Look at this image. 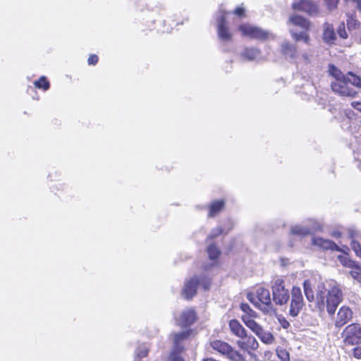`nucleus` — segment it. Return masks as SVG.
<instances>
[{"label": "nucleus", "instance_id": "a878e982", "mask_svg": "<svg viewBox=\"0 0 361 361\" xmlns=\"http://www.w3.org/2000/svg\"><path fill=\"white\" fill-rule=\"evenodd\" d=\"M312 283L310 280H306L303 283L304 291L307 299L309 301H312L314 298V292L312 289Z\"/></svg>", "mask_w": 361, "mask_h": 361}, {"label": "nucleus", "instance_id": "de8ad7c7", "mask_svg": "<svg viewBox=\"0 0 361 361\" xmlns=\"http://www.w3.org/2000/svg\"><path fill=\"white\" fill-rule=\"evenodd\" d=\"M279 321H280L281 326L284 329H287L290 326L289 322L288 321H286L285 319H283L282 320L280 319Z\"/></svg>", "mask_w": 361, "mask_h": 361}, {"label": "nucleus", "instance_id": "37998d69", "mask_svg": "<svg viewBox=\"0 0 361 361\" xmlns=\"http://www.w3.org/2000/svg\"><path fill=\"white\" fill-rule=\"evenodd\" d=\"M98 61V56L95 54H92L89 56L87 59V63L89 65H95Z\"/></svg>", "mask_w": 361, "mask_h": 361}, {"label": "nucleus", "instance_id": "72a5a7b5", "mask_svg": "<svg viewBox=\"0 0 361 361\" xmlns=\"http://www.w3.org/2000/svg\"><path fill=\"white\" fill-rule=\"evenodd\" d=\"M276 354L281 361H290L289 353L286 349L278 348L276 350Z\"/></svg>", "mask_w": 361, "mask_h": 361}, {"label": "nucleus", "instance_id": "393cba45", "mask_svg": "<svg viewBox=\"0 0 361 361\" xmlns=\"http://www.w3.org/2000/svg\"><path fill=\"white\" fill-rule=\"evenodd\" d=\"M240 309L244 312L241 317H247L248 319H255L257 317V313L252 310L249 305L246 303H242L240 305Z\"/></svg>", "mask_w": 361, "mask_h": 361}, {"label": "nucleus", "instance_id": "7c9ffc66", "mask_svg": "<svg viewBox=\"0 0 361 361\" xmlns=\"http://www.w3.org/2000/svg\"><path fill=\"white\" fill-rule=\"evenodd\" d=\"M291 233L294 235L304 236L310 233V230L302 226H295L291 228Z\"/></svg>", "mask_w": 361, "mask_h": 361}, {"label": "nucleus", "instance_id": "f3484780", "mask_svg": "<svg viewBox=\"0 0 361 361\" xmlns=\"http://www.w3.org/2000/svg\"><path fill=\"white\" fill-rule=\"evenodd\" d=\"M349 235L350 238L352 239L350 245L353 250L355 252L357 257L361 258V245L360 243L355 240L356 238H360V237L359 231L356 230H350Z\"/></svg>", "mask_w": 361, "mask_h": 361}, {"label": "nucleus", "instance_id": "3c124183", "mask_svg": "<svg viewBox=\"0 0 361 361\" xmlns=\"http://www.w3.org/2000/svg\"><path fill=\"white\" fill-rule=\"evenodd\" d=\"M225 20H226V18L223 17L222 19L221 20L220 23H224Z\"/></svg>", "mask_w": 361, "mask_h": 361}, {"label": "nucleus", "instance_id": "2f4dec72", "mask_svg": "<svg viewBox=\"0 0 361 361\" xmlns=\"http://www.w3.org/2000/svg\"><path fill=\"white\" fill-rule=\"evenodd\" d=\"M188 332L187 331H181L180 333H178V334H174V336H173V343H174V345H176V348H178L179 346V343L184 340L185 338H187V336H188Z\"/></svg>", "mask_w": 361, "mask_h": 361}, {"label": "nucleus", "instance_id": "09e8293b", "mask_svg": "<svg viewBox=\"0 0 361 361\" xmlns=\"http://www.w3.org/2000/svg\"><path fill=\"white\" fill-rule=\"evenodd\" d=\"M172 361H183V360L180 356L175 355L174 357L173 356Z\"/></svg>", "mask_w": 361, "mask_h": 361}, {"label": "nucleus", "instance_id": "a18cd8bd", "mask_svg": "<svg viewBox=\"0 0 361 361\" xmlns=\"http://www.w3.org/2000/svg\"><path fill=\"white\" fill-rule=\"evenodd\" d=\"M338 32L341 37H342L343 39H346L348 37V34L344 27L343 28L339 27Z\"/></svg>", "mask_w": 361, "mask_h": 361}, {"label": "nucleus", "instance_id": "4468645a", "mask_svg": "<svg viewBox=\"0 0 361 361\" xmlns=\"http://www.w3.org/2000/svg\"><path fill=\"white\" fill-rule=\"evenodd\" d=\"M196 320V314L192 309H186L180 314L177 319L178 325L188 326L192 324Z\"/></svg>", "mask_w": 361, "mask_h": 361}, {"label": "nucleus", "instance_id": "f8f14e48", "mask_svg": "<svg viewBox=\"0 0 361 361\" xmlns=\"http://www.w3.org/2000/svg\"><path fill=\"white\" fill-rule=\"evenodd\" d=\"M306 25L307 24H294V27L290 29V34L296 41H304L305 43H308L309 35L307 33Z\"/></svg>", "mask_w": 361, "mask_h": 361}, {"label": "nucleus", "instance_id": "5701e85b", "mask_svg": "<svg viewBox=\"0 0 361 361\" xmlns=\"http://www.w3.org/2000/svg\"><path fill=\"white\" fill-rule=\"evenodd\" d=\"M329 74L334 78V80H343L348 77L333 64L329 66Z\"/></svg>", "mask_w": 361, "mask_h": 361}, {"label": "nucleus", "instance_id": "39448f33", "mask_svg": "<svg viewBox=\"0 0 361 361\" xmlns=\"http://www.w3.org/2000/svg\"><path fill=\"white\" fill-rule=\"evenodd\" d=\"M343 342L345 345H356L361 343V326L357 324L347 326L343 332Z\"/></svg>", "mask_w": 361, "mask_h": 361}, {"label": "nucleus", "instance_id": "1a4fd4ad", "mask_svg": "<svg viewBox=\"0 0 361 361\" xmlns=\"http://www.w3.org/2000/svg\"><path fill=\"white\" fill-rule=\"evenodd\" d=\"M239 29L243 35L252 38L264 39L267 37V33L265 31L252 24H241Z\"/></svg>", "mask_w": 361, "mask_h": 361}, {"label": "nucleus", "instance_id": "c85d7f7f", "mask_svg": "<svg viewBox=\"0 0 361 361\" xmlns=\"http://www.w3.org/2000/svg\"><path fill=\"white\" fill-rule=\"evenodd\" d=\"M348 81L351 87H357L361 88V78L352 72H349L347 75Z\"/></svg>", "mask_w": 361, "mask_h": 361}, {"label": "nucleus", "instance_id": "f257e3e1", "mask_svg": "<svg viewBox=\"0 0 361 361\" xmlns=\"http://www.w3.org/2000/svg\"><path fill=\"white\" fill-rule=\"evenodd\" d=\"M327 290L324 282L319 281L317 286V298L319 302L324 304L326 302V310L331 315L334 314L338 305L342 301L343 294L338 285L334 281L327 282Z\"/></svg>", "mask_w": 361, "mask_h": 361}, {"label": "nucleus", "instance_id": "2eb2a0df", "mask_svg": "<svg viewBox=\"0 0 361 361\" xmlns=\"http://www.w3.org/2000/svg\"><path fill=\"white\" fill-rule=\"evenodd\" d=\"M353 312L351 310L345 306L340 308L337 317L335 322V324L337 327H341L348 323L352 318Z\"/></svg>", "mask_w": 361, "mask_h": 361}, {"label": "nucleus", "instance_id": "aec40b11", "mask_svg": "<svg viewBox=\"0 0 361 361\" xmlns=\"http://www.w3.org/2000/svg\"><path fill=\"white\" fill-rule=\"evenodd\" d=\"M282 53L286 56L294 58L296 55L297 50L294 45L290 44L288 42H284L281 44Z\"/></svg>", "mask_w": 361, "mask_h": 361}, {"label": "nucleus", "instance_id": "7ed1b4c3", "mask_svg": "<svg viewBox=\"0 0 361 361\" xmlns=\"http://www.w3.org/2000/svg\"><path fill=\"white\" fill-rule=\"evenodd\" d=\"M198 284H201L205 290H207L210 286V279L205 277L199 279L195 276L187 280L182 290L183 297L188 300L192 298L196 294Z\"/></svg>", "mask_w": 361, "mask_h": 361}, {"label": "nucleus", "instance_id": "cd10ccee", "mask_svg": "<svg viewBox=\"0 0 361 361\" xmlns=\"http://www.w3.org/2000/svg\"><path fill=\"white\" fill-rule=\"evenodd\" d=\"M338 258H339L341 263L343 266L351 268L352 269H361V264L357 263L356 262L350 260L349 259H347L345 257L339 256Z\"/></svg>", "mask_w": 361, "mask_h": 361}, {"label": "nucleus", "instance_id": "6e6552de", "mask_svg": "<svg viewBox=\"0 0 361 361\" xmlns=\"http://www.w3.org/2000/svg\"><path fill=\"white\" fill-rule=\"evenodd\" d=\"M294 11H301L309 16H314L319 14L318 5L310 0H296L292 4Z\"/></svg>", "mask_w": 361, "mask_h": 361}, {"label": "nucleus", "instance_id": "ea45409f", "mask_svg": "<svg viewBox=\"0 0 361 361\" xmlns=\"http://www.w3.org/2000/svg\"><path fill=\"white\" fill-rule=\"evenodd\" d=\"M222 233H223V229L221 227H217L212 231L211 234L209 235V238H214L219 235Z\"/></svg>", "mask_w": 361, "mask_h": 361}, {"label": "nucleus", "instance_id": "ddd939ff", "mask_svg": "<svg viewBox=\"0 0 361 361\" xmlns=\"http://www.w3.org/2000/svg\"><path fill=\"white\" fill-rule=\"evenodd\" d=\"M211 347L216 351L220 353L221 354L226 355L228 358H229L233 354V352H235L236 350L231 347L228 343L216 340L210 343Z\"/></svg>", "mask_w": 361, "mask_h": 361}, {"label": "nucleus", "instance_id": "4be33fe9", "mask_svg": "<svg viewBox=\"0 0 361 361\" xmlns=\"http://www.w3.org/2000/svg\"><path fill=\"white\" fill-rule=\"evenodd\" d=\"M257 336L262 342L266 344H271L274 341V337L272 334L264 330L263 328L259 331V334H257Z\"/></svg>", "mask_w": 361, "mask_h": 361}, {"label": "nucleus", "instance_id": "0eeeda50", "mask_svg": "<svg viewBox=\"0 0 361 361\" xmlns=\"http://www.w3.org/2000/svg\"><path fill=\"white\" fill-rule=\"evenodd\" d=\"M273 300L277 305H283L289 298L288 290L285 288L284 281L281 279L275 280L272 286Z\"/></svg>", "mask_w": 361, "mask_h": 361}, {"label": "nucleus", "instance_id": "9d476101", "mask_svg": "<svg viewBox=\"0 0 361 361\" xmlns=\"http://www.w3.org/2000/svg\"><path fill=\"white\" fill-rule=\"evenodd\" d=\"M236 345L239 348L244 351L250 353L251 350H255L259 347L257 339L252 336H248L247 332L245 337L240 338L236 342Z\"/></svg>", "mask_w": 361, "mask_h": 361}, {"label": "nucleus", "instance_id": "412c9836", "mask_svg": "<svg viewBox=\"0 0 361 361\" xmlns=\"http://www.w3.org/2000/svg\"><path fill=\"white\" fill-rule=\"evenodd\" d=\"M241 319L247 327H248L256 335L259 334V331L262 329V326L257 323L254 319H248L247 317H241Z\"/></svg>", "mask_w": 361, "mask_h": 361}, {"label": "nucleus", "instance_id": "20e7f679", "mask_svg": "<svg viewBox=\"0 0 361 361\" xmlns=\"http://www.w3.org/2000/svg\"><path fill=\"white\" fill-rule=\"evenodd\" d=\"M331 87L332 91L340 97L353 98L357 94V90L350 85L348 77L343 80L332 81Z\"/></svg>", "mask_w": 361, "mask_h": 361}, {"label": "nucleus", "instance_id": "a211bd4d", "mask_svg": "<svg viewBox=\"0 0 361 361\" xmlns=\"http://www.w3.org/2000/svg\"><path fill=\"white\" fill-rule=\"evenodd\" d=\"M217 32L220 39L223 41H228L231 39L232 34L230 32L227 24H219Z\"/></svg>", "mask_w": 361, "mask_h": 361}, {"label": "nucleus", "instance_id": "c03bdc74", "mask_svg": "<svg viewBox=\"0 0 361 361\" xmlns=\"http://www.w3.org/2000/svg\"><path fill=\"white\" fill-rule=\"evenodd\" d=\"M353 355L357 359H361V346H358L354 348Z\"/></svg>", "mask_w": 361, "mask_h": 361}, {"label": "nucleus", "instance_id": "49530a36", "mask_svg": "<svg viewBox=\"0 0 361 361\" xmlns=\"http://www.w3.org/2000/svg\"><path fill=\"white\" fill-rule=\"evenodd\" d=\"M352 106L361 112V102H353L351 103Z\"/></svg>", "mask_w": 361, "mask_h": 361}, {"label": "nucleus", "instance_id": "a19ab883", "mask_svg": "<svg viewBox=\"0 0 361 361\" xmlns=\"http://www.w3.org/2000/svg\"><path fill=\"white\" fill-rule=\"evenodd\" d=\"M159 27L157 28L159 30H161L162 32H169L171 30L170 27V24H158Z\"/></svg>", "mask_w": 361, "mask_h": 361}, {"label": "nucleus", "instance_id": "e433bc0d", "mask_svg": "<svg viewBox=\"0 0 361 361\" xmlns=\"http://www.w3.org/2000/svg\"><path fill=\"white\" fill-rule=\"evenodd\" d=\"M228 359L231 361H246L243 356L237 350L235 352H233V354H231Z\"/></svg>", "mask_w": 361, "mask_h": 361}, {"label": "nucleus", "instance_id": "c756f323", "mask_svg": "<svg viewBox=\"0 0 361 361\" xmlns=\"http://www.w3.org/2000/svg\"><path fill=\"white\" fill-rule=\"evenodd\" d=\"M34 85L35 87L42 89L44 91L49 88V82L44 76H42L39 80H35Z\"/></svg>", "mask_w": 361, "mask_h": 361}, {"label": "nucleus", "instance_id": "9b49d317", "mask_svg": "<svg viewBox=\"0 0 361 361\" xmlns=\"http://www.w3.org/2000/svg\"><path fill=\"white\" fill-rule=\"evenodd\" d=\"M312 244L316 245L323 250H336L340 251L343 253L346 252V250H348V247H344L343 249L339 247L336 243L333 241L327 239H324L322 238L313 237L312 238Z\"/></svg>", "mask_w": 361, "mask_h": 361}, {"label": "nucleus", "instance_id": "79ce46f5", "mask_svg": "<svg viewBox=\"0 0 361 361\" xmlns=\"http://www.w3.org/2000/svg\"><path fill=\"white\" fill-rule=\"evenodd\" d=\"M245 8L243 6H239L234 10L233 13L242 18L245 16Z\"/></svg>", "mask_w": 361, "mask_h": 361}, {"label": "nucleus", "instance_id": "b1692460", "mask_svg": "<svg viewBox=\"0 0 361 361\" xmlns=\"http://www.w3.org/2000/svg\"><path fill=\"white\" fill-rule=\"evenodd\" d=\"M224 206V202L222 200L214 201L210 206L209 216H214L219 213Z\"/></svg>", "mask_w": 361, "mask_h": 361}, {"label": "nucleus", "instance_id": "58836bf2", "mask_svg": "<svg viewBox=\"0 0 361 361\" xmlns=\"http://www.w3.org/2000/svg\"><path fill=\"white\" fill-rule=\"evenodd\" d=\"M290 23H304V19L298 16V15H292L290 17Z\"/></svg>", "mask_w": 361, "mask_h": 361}, {"label": "nucleus", "instance_id": "dca6fc26", "mask_svg": "<svg viewBox=\"0 0 361 361\" xmlns=\"http://www.w3.org/2000/svg\"><path fill=\"white\" fill-rule=\"evenodd\" d=\"M229 328L231 333L239 338L246 336V329L237 319H232L230 321Z\"/></svg>", "mask_w": 361, "mask_h": 361}, {"label": "nucleus", "instance_id": "6ab92c4d", "mask_svg": "<svg viewBox=\"0 0 361 361\" xmlns=\"http://www.w3.org/2000/svg\"><path fill=\"white\" fill-rule=\"evenodd\" d=\"M260 52L255 48H245L241 53V56L250 61H254L259 59Z\"/></svg>", "mask_w": 361, "mask_h": 361}, {"label": "nucleus", "instance_id": "8fccbe9b", "mask_svg": "<svg viewBox=\"0 0 361 361\" xmlns=\"http://www.w3.org/2000/svg\"><path fill=\"white\" fill-rule=\"evenodd\" d=\"M357 5V7L361 10V0H353Z\"/></svg>", "mask_w": 361, "mask_h": 361}, {"label": "nucleus", "instance_id": "bb28decb", "mask_svg": "<svg viewBox=\"0 0 361 361\" xmlns=\"http://www.w3.org/2000/svg\"><path fill=\"white\" fill-rule=\"evenodd\" d=\"M323 38L324 40L329 44L334 43L336 39V34L334 29L327 27L324 31Z\"/></svg>", "mask_w": 361, "mask_h": 361}, {"label": "nucleus", "instance_id": "4c0bfd02", "mask_svg": "<svg viewBox=\"0 0 361 361\" xmlns=\"http://www.w3.org/2000/svg\"><path fill=\"white\" fill-rule=\"evenodd\" d=\"M148 350L145 347H140L136 350V356L139 358L145 357L147 355Z\"/></svg>", "mask_w": 361, "mask_h": 361}, {"label": "nucleus", "instance_id": "f03ea898", "mask_svg": "<svg viewBox=\"0 0 361 361\" xmlns=\"http://www.w3.org/2000/svg\"><path fill=\"white\" fill-rule=\"evenodd\" d=\"M247 298L264 314H271L274 312L268 289L259 287L256 290V297L253 293H247Z\"/></svg>", "mask_w": 361, "mask_h": 361}, {"label": "nucleus", "instance_id": "f704fd0d", "mask_svg": "<svg viewBox=\"0 0 361 361\" xmlns=\"http://www.w3.org/2000/svg\"><path fill=\"white\" fill-rule=\"evenodd\" d=\"M324 4L329 11L334 10L337 8L338 4L340 0H324Z\"/></svg>", "mask_w": 361, "mask_h": 361}, {"label": "nucleus", "instance_id": "473e14b6", "mask_svg": "<svg viewBox=\"0 0 361 361\" xmlns=\"http://www.w3.org/2000/svg\"><path fill=\"white\" fill-rule=\"evenodd\" d=\"M207 253L211 259H215L219 257L220 251L215 245H210L207 247Z\"/></svg>", "mask_w": 361, "mask_h": 361}, {"label": "nucleus", "instance_id": "603ef678", "mask_svg": "<svg viewBox=\"0 0 361 361\" xmlns=\"http://www.w3.org/2000/svg\"><path fill=\"white\" fill-rule=\"evenodd\" d=\"M333 235H334V236H338V235H339V233H334L333 234Z\"/></svg>", "mask_w": 361, "mask_h": 361}, {"label": "nucleus", "instance_id": "423d86ee", "mask_svg": "<svg viewBox=\"0 0 361 361\" xmlns=\"http://www.w3.org/2000/svg\"><path fill=\"white\" fill-rule=\"evenodd\" d=\"M304 306L303 297L300 288L293 287L291 290V300L288 314L292 317H297Z\"/></svg>", "mask_w": 361, "mask_h": 361}, {"label": "nucleus", "instance_id": "c9c22d12", "mask_svg": "<svg viewBox=\"0 0 361 361\" xmlns=\"http://www.w3.org/2000/svg\"><path fill=\"white\" fill-rule=\"evenodd\" d=\"M350 274L354 279L361 283V269H353L350 271Z\"/></svg>", "mask_w": 361, "mask_h": 361}]
</instances>
